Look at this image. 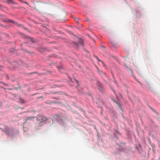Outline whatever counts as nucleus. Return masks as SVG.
Instances as JSON below:
<instances>
[{"label": "nucleus", "mask_w": 160, "mask_h": 160, "mask_svg": "<svg viewBox=\"0 0 160 160\" xmlns=\"http://www.w3.org/2000/svg\"><path fill=\"white\" fill-rule=\"evenodd\" d=\"M79 43L80 44V45L82 47H83V44H84L83 40L81 39H79Z\"/></svg>", "instance_id": "20e7f679"}, {"label": "nucleus", "mask_w": 160, "mask_h": 160, "mask_svg": "<svg viewBox=\"0 0 160 160\" xmlns=\"http://www.w3.org/2000/svg\"><path fill=\"white\" fill-rule=\"evenodd\" d=\"M37 119L39 122V123H41L48 120V119L43 116L39 115L38 116Z\"/></svg>", "instance_id": "f257e3e1"}, {"label": "nucleus", "mask_w": 160, "mask_h": 160, "mask_svg": "<svg viewBox=\"0 0 160 160\" xmlns=\"http://www.w3.org/2000/svg\"><path fill=\"white\" fill-rule=\"evenodd\" d=\"M97 86L100 91H102L103 89V87L101 83L99 81H97Z\"/></svg>", "instance_id": "f03ea898"}, {"label": "nucleus", "mask_w": 160, "mask_h": 160, "mask_svg": "<svg viewBox=\"0 0 160 160\" xmlns=\"http://www.w3.org/2000/svg\"><path fill=\"white\" fill-rule=\"evenodd\" d=\"M31 118V117H28V118H27V119H26V120H28V119H30V118Z\"/></svg>", "instance_id": "1a4fd4ad"}, {"label": "nucleus", "mask_w": 160, "mask_h": 160, "mask_svg": "<svg viewBox=\"0 0 160 160\" xmlns=\"http://www.w3.org/2000/svg\"><path fill=\"white\" fill-rule=\"evenodd\" d=\"M76 22H77V23H78V21H77L76 20Z\"/></svg>", "instance_id": "ddd939ff"}, {"label": "nucleus", "mask_w": 160, "mask_h": 160, "mask_svg": "<svg viewBox=\"0 0 160 160\" xmlns=\"http://www.w3.org/2000/svg\"><path fill=\"white\" fill-rule=\"evenodd\" d=\"M102 75L104 76L105 77H106V78H107V76L105 74V73L104 72H103L102 73Z\"/></svg>", "instance_id": "6e6552de"}, {"label": "nucleus", "mask_w": 160, "mask_h": 160, "mask_svg": "<svg viewBox=\"0 0 160 160\" xmlns=\"http://www.w3.org/2000/svg\"><path fill=\"white\" fill-rule=\"evenodd\" d=\"M57 68L61 72H63L64 71V68L62 66L60 67L57 66Z\"/></svg>", "instance_id": "7ed1b4c3"}, {"label": "nucleus", "mask_w": 160, "mask_h": 160, "mask_svg": "<svg viewBox=\"0 0 160 160\" xmlns=\"http://www.w3.org/2000/svg\"><path fill=\"white\" fill-rule=\"evenodd\" d=\"M8 21L9 22H12V23H15L14 22V21H12V20H8Z\"/></svg>", "instance_id": "0eeeda50"}, {"label": "nucleus", "mask_w": 160, "mask_h": 160, "mask_svg": "<svg viewBox=\"0 0 160 160\" xmlns=\"http://www.w3.org/2000/svg\"><path fill=\"white\" fill-rule=\"evenodd\" d=\"M115 83H116V82L115 81Z\"/></svg>", "instance_id": "2eb2a0df"}, {"label": "nucleus", "mask_w": 160, "mask_h": 160, "mask_svg": "<svg viewBox=\"0 0 160 160\" xmlns=\"http://www.w3.org/2000/svg\"><path fill=\"white\" fill-rule=\"evenodd\" d=\"M138 82L142 86V84L140 82L138 81Z\"/></svg>", "instance_id": "9b49d317"}, {"label": "nucleus", "mask_w": 160, "mask_h": 160, "mask_svg": "<svg viewBox=\"0 0 160 160\" xmlns=\"http://www.w3.org/2000/svg\"><path fill=\"white\" fill-rule=\"evenodd\" d=\"M113 101L114 102H115V103H117V104H118V105H118V103H117V102H116L115 101V100H113Z\"/></svg>", "instance_id": "f8f14e48"}, {"label": "nucleus", "mask_w": 160, "mask_h": 160, "mask_svg": "<svg viewBox=\"0 0 160 160\" xmlns=\"http://www.w3.org/2000/svg\"><path fill=\"white\" fill-rule=\"evenodd\" d=\"M103 48H104V46H102Z\"/></svg>", "instance_id": "4468645a"}, {"label": "nucleus", "mask_w": 160, "mask_h": 160, "mask_svg": "<svg viewBox=\"0 0 160 160\" xmlns=\"http://www.w3.org/2000/svg\"><path fill=\"white\" fill-rule=\"evenodd\" d=\"M98 61H101L97 57H96Z\"/></svg>", "instance_id": "9d476101"}, {"label": "nucleus", "mask_w": 160, "mask_h": 160, "mask_svg": "<svg viewBox=\"0 0 160 160\" xmlns=\"http://www.w3.org/2000/svg\"><path fill=\"white\" fill-rule=\"evenodd\" d=\"M74 43L77 47H79V45L78 43L77 42H74Z\"/></svg>", "instance_id": "39448f33"}, {"label": "nucleus", "mask_w": 160, "mask_h": 160, "mask_svg": "<svg viewBox=\"0 0 160 160\" xmlns=\"http://www.w3.org/2000/svg\"><path fill=\"white\" fill-rule=\"evenodd\" d=\"M5 85H7V84H5Z\"/></svg>", "instance_id": "dca6fc26"}, {"label": "nucleus", "mask_w": 160, "mask_h": 160, "mask_svg": "<svg viewBox=\"0 0 160 160\" xmlns=\"http://www.w3.org/2000/svg\"><path fill=\"white\" fill-rule=\"evenodd\" d=\"M20 0V1L21 2H22L25 3L27 4H28V2H25V1H23V0Z\"/></svg>", "instance_id": "423d86ee"}]
</instances>
